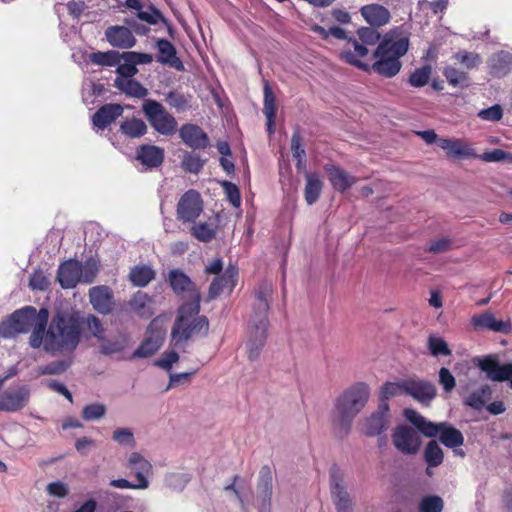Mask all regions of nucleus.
Listing matches in <instances>:
<instances>
[{
    "label": "nucleus",
    "mask_w": 512,
    "mask_h": 512,
    "mask_svg": "<svg viewBox=\"0 0 512 512\" xmlns=\"http://www.w3.org/2000/svg\"><path fill=\"white\" fill-rule=\"evenodd\" d=\"M428 349L430 353L437 356H449L451 355V350L449 349L446 341L436 335H430L428 338Z\"/></svg>",
    "instance_id": "obj_50"
},
{
    "label": "nucleus",
    "mask_w": 512,
    "mask_h": 512,
    "mask_svg": "<svg viewBox=\"0 0 512 512\" xmlns=\"http://www.w3.org/2000/svg\"><path fill=\"white\" fill-rule=\"evenodd\" d=\"M179 360V355L177 352L170 350L165 351L156 361L155 365L166 370L170 371L175 363Z\"/></svg>",
    "instance_id": "obj_60"
},
{
    "label": "nucleus",
    "mask_w": 512,
    "mask_h": 512,
    "mask_svg": "<svg viewBox=\"0 0 512 512\" xmlns=\"http://www.w3.org/2000/svg\"><path fill=\"white\" fill-rule=\"evenodd\" d=\"M29 396L30 391L27 386L7 390L0 396V410L10 412L21 410L27 404Z\"/></svg>",
    "instance_id": "obj_15"
},
{
    "label": "nucleus",
    "mask_w": 512,
    "mask_h": 512,
    "mask_svg": "<svg viewBox=\"0 0 512 512\" xmlns=\"http://www.w3.org/2000/svg\"><path fill=\"white\" fill-rule=\"evenodd\" d=\"M203 212V201L196 190H188L177 204V218L183 222H194Z\"/></svg>",
    "instance_id": "obj_9"
},
{
    "label": "nucleus",
    "mask_w": 512,
    "mask_h": 512,
    "mask_svg": "<svg viewBox=\"0 0 512 512\" xmlns=\"http://www.w3.org/2000/svg\"><path fill=\"white\" fill-rule=\"evenodd\" d=\"M121 132L130 138H139L147 131L145 122L141 119H130L124 121L120 126Z\"/></svg>",
    "instance_id": "obj_43"
},
{
    "label": "nucleus",
    "mask_w": 512,
    "mask_h": 512,
    "mask_svg": "<svg viewBox=\"0 0 512 512\" xmlns=\"http://www.w3.org/2000/svg\"><path fill=\"white\" fill-rule=\"evenodd\" d=\"M272 496V475L269 468L264 467L260 471L257 485V502L259 512H269Z\"/></svg>",
    "instance_id": "obj_19"
},
{
    "label": "nucleus",
    "mask_w": 512,
    "mask_h": 512,
    "mask_svg": "<svg viewBox=\"0 0 512 512\" xmlns=\"http://www.w3.org/2000/svg\"><path fill=\"white\" fill-rule=\"evenodd\" d=\"M376 27H361L358 29L357 34L360 41L365 45H375L379 39L380 34L375 29Z\"/></svg>",
    "instance_id": "obj_58"
},
{
    "label": "nucleus",
    "mask_w": 512,
    "mask_h": 512,
    "mask_svg": "<svg viewBox=\"0 0 512 512\" xmlns=\"http://www.w3.org/2000/svg\"><path fill=\"white\" fill-rule=\"evenodd\" d=\"M370 397V387L357 382L347 388L336 400L332 414V425L338 436H346L353 419L365 407Z\"/></svg>",
    "instance_id": "obj_3"
},
{
    "label": "nucleus",
    "mask_w": 512,
    "mask_h": 512,
    "mask_svg": "<svg viewBox=\"0 0 512 512\" xmlns=\"http://www.w3.org/2000/svg\"><path fill=\"white\" fill-rule=\"evenodd\" d=\"M191 233L196 239L202 242H209L215 237L214 228L205 222L194 225L191 229Z\"/></svg>",
    "instance_id": "obj_53"
},
{
    "label": "nucleus",
    "mask_w": 512,
    "mask_h": 512,
    "mask_svg": "<svg viewBox=\"0 0 512 512\" xmlns=\"http://www.w3.org/2000/svg\"><path fill=\"white\" fill-rule=\"evenodd\" d=\"M163 149L153 145H143L137 151V159L149 168L157 167L163 162Z\"/></svg>",
    "instance_id": "obj_30"
},
{
    "label": "nucleus",
    "mask_w": 512,
    "mask_h": 512,
    "mask_svg": "<svg viewBox=\"0 0 512 512\" xmlns=\"http://www.w3.org/2000/svg\"><path fill=\"white\" fill-rule=\"evenodd\" d=\"M225 491H232L239 500L241 507H244L245 498L250 487L247 481L239 476H235L233 482L224 488Z\"/></svg>",
    "instance_id": "obj_49"
},
{
    "label": "nucleus",
    "mask_w": 512,
    "mask_h": 512,
    "mask_svg": "<svg viewBox=\"0 0 512 512\" xmlns=\"http://www.w3.org/2000/svg\"><path fill=\"white\" fill-rule=\"evenodd\" d=\"M164 340V332L155 327V323L152 322L146 333V338L142 344L134 352L135 357H149L153 355L162 345Z\"/></svg>",
    "instance_id": "obj_18"
},
{
    "label": "nucleus",
    "mask_w": 512,
    "mask_h": 512,
    "mask_svg": "<svg viewBox=\"0 0 512 512\" xmlns=\"http://www.w3.org/2000/svg\"><path fill=\"white\" fill-rule=\"evenodd\" d=\"M112 439L119 445L134 447V433L130 428H117L113 431Z\"/></svg>",
    "instance_id": "obj_55"
},
{
    "label": "nucleus",
    "mask_w": 512,
    "mask_h": 512,
    "mask_svg": "<svg viewBox=\"0 0 512 512\" xmlns=\"http://www.w3.org/2000/svg\"><path fill=\"white\" fill-rule=\"evenodd\" d=\"M492 73L503 76L512 70V54L507 51H500L492 55L489 60Z\"/></svg>",
    "instance_id": "obj_35"
},
{
    "label": "nucleus",
    "mask_w": 512,
    "mask_h": 512,
    "mask_svg": "<svg viewBox=\"0 0 512 512\" xmlns=\"http://www.w3.org/2000/svg\"><path fill=\"white\" fill-rule=\"evenodd\" d=\"M107 412L105 404L93 402L83 407L81 416L85 421H96L102 419Z\"/></svg>",
    "instance_id": "obj_48"
},
{
    "label": "nucleus",
    "mask_w": 512,
    "mask_h": 512,
    "mask_svg": "<svg viewBox=\"0 0 512 512\" xmlns=\"http://www.w3.org/2000/svg\"><path fill=\"white\" fill-rule=\"evenodd\" d=\"M115 87L125 94L136 98H144L148 94V90L132 78H116Z\"/></svg>",
    "instance_id": "obj_36"
},
{
    "label": "nucleus",
    "mask_w": 512,
    "mask_h": 512,
    "mask_svg": "<svg viewBox=\"0 0 512 512\" xmlns=\"http://www.w3.org/2000/svg\"><path fill=\"white\" fill-rule=\"evenodd\" d=\"M129 343V336L124 332H118L117 334L108 338L99 344L101 353L105 355L115 354L123 351Z\"/></svg>",
    "instance_id": "obj_33"
},
{
    "label": "nucleus",
    "mask_w": 512,
    "mask_h": 512,
    "mask_svg": "<svg viewBox=\"0 0 512 512\" xmlns=\"http://www.w3.org/2000/svg\"><path fill=\"white\" fill-rule=\"evenodd\" d=\"M182 141L196 149L206 148L208 145V137L203 130L193 124L183 125L179 131Z\"/></svg>",
    "instance_id": "obj_28"
},
{
    "label": "nucleus",
    "mask_w": 512,
    "mask_h": 512,
    "mask_svg": "<svg viewBox=\"0 0 512 512\" xmlns=\"http://www.w3.org/2000/svg\"><path fill=\"white\" fill-rule=\"evenodd\" d=\"M151 299L143 292H137L129 301L131 310L140 317H149L151 311Z\"/></svg>",
    "instance_id": "obj_40"
},
{
    "label": "nucleus",
    "mask_w": 512,
    "mask_h": 512,
    "mask_svg": "<svg viewBox=\"0 0 512 512\" xmlns=\"http://www.w3.org/2000/svg\"><path fill=\"white\" fill-rule=\"evenodd\" d=\"M409 47L408 37L399 29L388 32L373 53L376 61L372 64L361 59L368 54L365 45L355 39H348L347 47L341 52V58L348 64L363 71H374L384 77H393L401 69L399 59L406 54Z\"/></svg>",
    "instance_id": "obj_1"
},
{
    "label": "nucleus",
    "mask_w": 512,
    "mask_h": 512,
    "mask_svg": "<svg viewBox=\"0 0 512 512\" xmlns=\"http://www.w3.org/2000/svg\"><path fill=\"white\" fill-rule=\"evenodd\" d=\"M238 271L230 266L225 272L213 280L209 288V297L216 298L223 293H230L236 285Z\"/></svg>",
    "instance_id": "obj_20"
},
{
    "label": "nucleus",
    "mask_w": 512,
    "mask_h": 512,
    "mask_svg": "<svg viewBox=\"0 0 512 512\" xmlns=\"http://www.w3.org/2000/svg\"><path fill=\"white\" fill-rule=\"evenodd\" d=\"M182 165L184 169L191 173H198L203 167V161L195 153H188L184 156Z\"/></svg>",
    "instance_id": "obj_61"
},
{
    "label": "nucleus",
    "mask_w": 512,
    "mask_h": 512,
    "mask_svg": "<svg viewBox=\"0 0 512 512\" xmlns=\"http://www.w3.org/2000/svg\"><path fill=\"white\" fill-rule=\"evenodd\" d=\"M392 438L394 446L403 454H416L421 445L418 432L407 426L397 427Z\"/></svg>",
    "instance_id": "obj_11"
},
{
    "label": "nucleus",
    "mask_w": 512,
    "mask_h": 512,
    "mask_svg": "<svg viewBox=\"0 0 512 512\" xmlns=\"http://www.w3.org/2000/svg\"><path fill=\"white\" fill-rule=\"evenodd\" d=\"M322 190V181L313 173H306L305 200L309 205L315 203Z\"/></svg>",
    "instance_id": "obj_39"
},
{
    "label": "nucleus",
    "mask_w": 512,
    "mask_h": 512,
    "mask_svg": "<svg viewBox=\"0 0 512 512\" xmlns=\"http://www.w3.org/2000/svg\"><path fill=\"white\" fill-rule=\"evenodd\" d=\"M126 467L135 476L138 490H145L150 486L153 466L141 453L131 452L127 456Z\"/></svg>",
    "instance_id": "obj_8"
},
{
    "label": "nucleus",
    "mask_w": 512,
    "mask_h": 512,
    "mask_svg": "<svg viewBox=\"0 0 512 512\" xmlns=\"http://www.w3.org/2000/svg\"><path fill=\"white\" fill-rule=\"evenodd\" d=\"M431 75V67L426 65L416 69L409 78V83L413 87H423L429 81Z\"/></svg>",
    "instance_id": "obj_56"
},
{
    "label": "nucleus",
    "mask_w": 512,
    "mask_h": 512,
    "mask_svg": "<svg viewBox=\"0 0 512 512\" xmlns=\"http://www.w3.org/2000/svg\"><path fill=\"white\" fill-rule=\"evenodd\" d=\"M129 278L135 286L143 287L154 278V271L148 266H136L131 270Z\"/></svg>",
    "instance_id": "obj_44"
},
{
    "label": "nucleus",
    "mask_w": 512,
    "mask_h": 512,
    "mask_svg": "<svg viewBox=\"0 0 512 512\" xmlns=\"http://www.w3.org/2000/svg\"><path fill=\"white\" fill-rule=\"evenodd\" d=\"M157 48L159 51L158 62L162 64H168L177 70L183 69V64L176 55V49L166 39H159L157 41Z\"/></svg>",
    "instance_id": "obj_31"
},
{
    "label": "nucleus",
    "mask_w": 512,
    "mask_h": 512,
    "mask_svg": "<svg viewBox=\"0 0 512 512\" xmlns=\"http://www.w3.org/2000/svg\"><path fill=\"white\" fill-rule=\"evenodd\" d=\"M331 185L337 191L344 192L356 183V178L347 171L335 165L324 167Z\"/></svg>",
    "instance_id": "obj_27"
},
{
    "label": "nucleus",
    "mask_w": 512,
    "mask_h": 512,
    "mask_svg": "<svg viewBox=\"0 0 512 512\" xmlns=\"http://www.w3.org/2000/svg\"><path fill=\"white\" fill-rule=\"evenodd\" d=\"M443 75L446 78L449 85L453 87L468 86V74L463 70L455 68L454 66H446L443 70Z\"/></svg>",
    "instance_id": "obj_42"
},
{
    "label": "nucleus",
    "mask_w": 512,
    "mask_h": 512,
    "mask_svg": "<svg viewBox=\"0 0 512 512\" xmlns=\"http://www.w3.org/2000/svg\"><path fill=\"white\" fill-rule=\"evenodd\" d=\"M443 501L438 496H426L419 503L420 512H441Z\"/></svg>",
    "instance_id": "obj_57"
},
{
    "label": "nucleus",
    "mask_w": 512,
    "mask_h": 512,
    "mask_svg": "<svg viewBox=\"0 0 512 512\" xmlns=\"http://www.w3.org/2000/svg\"><path fill=\"white\" fill-rule=\"evenodd\" d=\"M269 323L249 320L248 339L246 342L247 355L250 360H256L266 341V332Z\"/></svg>",
    "instance_id": "obj_10"
},
{
    "label": "nucleus",
    "mask_w": 512,
    "mask_h": 512,
    "mask_svg": "<svg viewBox=\"0 0 512 512\" xmlns=\"http://www.w3.org/2000/svg\"><path fill=\"white\" fill-rule=\"evenodd\" d=\"M491 394L492 390L490 386L484 385L466 396L464 398V403L475 410H481L485 406L486 402L491 398Z\"/></svg>",
    "instance_id": "obj_38"
},
{
    "label": "nucleus",
    "mask_w": 512,
    "mask_h": 512,
    "mask_svg": "<svg viewBox=\"0 0 512 512\" xmlns=\"http://www.w3.org/2000/svg\"><path fill=\"white\" fill-rule=\"evenodd\" d=\"M272 292V287L270 284H263L261 285L256 291H255V303L253 306V313L250 317V320L262 322L264 320L266 323H269L268 321V310H269V303H268V296Z\"/></svg>",
    "instance_id": "obj_22"
},
{
    "label": "nucleus",
    "mask_w": 512,
    "mask_h": 512,
    "mask_svg": "<svg viewBox=\"0 0 512 512\" xmlns=\"http://www.w3.org/2000/svg\"><path fill=\"white\" fill-rule=\"evenodd\" d=\"M89 60L100 66H115L122 60V57L116 51L96 52L89 55Z\"/></svg>",
    "instance_id": "obj_45"
},
{
    "label": "nucleus",
    "mask_w": 512,
    "mask_h": 512,
    "mask_svg": "<svg viewBox=\"0 0 512 512\" xmlns=\"http://www.w3.org/2000/svg\"><path fill=\"white\" fill-rule=\"evenodd\" d=\"M471 325L475 329H485L497 333L508 334L512 331L510 319L498 320L491 311L476 314L471 318Z\"/></svg>",
    "instance_id": "obj_14"
},
{
    "label": "nucleus",
    "mask_w": 512,
    "mask_h": 512,
    "mask_svg": "<svg viewBox=\"0 0 512 512\" xmlns=\"http://www.w3.org/2000/svg\"><path fill=\"white\" fill-rule=\"evenodd\" d=\"M277 111L276 98L273 94L272 89L266 82L264 86V108L263 113L266 118H275Z\"/></svg>",
    "instance_id": "obj_52"
},
{
    "label": "nucleus",
    "mask_w": 512,
    "mask_h": 512,
    "mask_svg": "<svg viewBox=\"0 0 512 512\" xmlns=\"http://www.w3.org/2000/svg\"><path fill=\"white\" fill-rule=\"evenodd\" d=\"M192 479L189 472H169L164 476V484L175 492H182Z\"/></svg>",
    "instance_id": "obj_37"
},
{
    "label": "nucleus",
    "mask_w": 512,
    "mask_h": 512,
    "mask_svg": "<svg viewBox=\"0 0 512 512\" xmlns=\"http://www.w3.org/2000/svg\"><path fill=\"white\" fill-rule=\"evenodd\" d=\"M388 418V403H380L377 411L365 420L364 433L370 437L380 435L388 427Z\"/></svg>",
    "instance_id": "obj_17"
},
{
    "label": "nucleus",
    "mask_w": 512,
    "mask_h": 512,
    "mask_svg": "<svg viewBox=\"0 0 512 512\" xmlns=\"http://www.w3.org/2000/svg\"><path fill=\"white\" fill-rule=\"evenodd\" d=\"M98 272L97 263L90 259L85 263L77 260H68L58 268L57 280L62 288L71 289L78 283H91Z\"/></svg>",
    "instance_id": "obj_6"
},
{
    "label": "nucleus",
    "mask_w": 512,
    "mask_h": 512,
    "mask_svg": "<svg viewBox=\"0 0 512 512\" xmlns=\"http://www.w3.org/2000/svg\"><path fill=\"white\" fill-rule=\"evenodd\" d=\"M404 415L425 436L435 437L439 435L441 443L448 448H459L464 443L461 431L446 422H430L413 409H406Z\"/></svg>",
    "instance_id": "obj_5"
},
{
    "label": "nucleus",
    "mask_w": 512,
    "mask_h": 512,
    "mask_svg": "<svg viewBox=\"0 0 512 512\" xmlns=\"http://www.w3.org/2000/svg\"><path fill=\"white\" fill-rule=\"evenodd\" d=\"M85 324L87 329L90 331L92 336L97 339L99 344L105 340V329L103 327L101 320L98 317H96L95 315H89L85 320Z\"/></svg>",
    "instance_id": "obj_51"
},
{
    "label": "nucleus",
    "mask_w": 512,
    "mask_h": 512,
    "mask_svg": "<svg viewBox=\"0 0 512 512\" xmlns=\"http://www.w3.org/2000/svg\"><path fill=\"white\" fill-rule=\"evenodd\" d=\"M405 379L398 382H387L380 389V403L387 401L395 396L405 394Z\"/></svg>",
    "instance_id": "obj_46"
},
{
    "label": "nucleus",
    "mask_w": 512,
    "mask_h": 512,
    "mask_svg": "<svg viewBox=\"0 0 512 512\" xmlns=\"http://www.w3.org/2000/svg\"><path fill=\"white\" fill-rule=\"evenodd\" d=\"M143 112L150 125L162 135H172L177 130V121L169 114L164 106L155 100H145Z\"/></svg>",
    "instance_id": "obj_7"
},
{
    "label": "nucleus",
    "mask_w": 512,
    "mask_h": 512,
    "mask_svg": "<svg viewBox=\"0 0 512 512\" xmlns=\"http://www.w3.org/2000/svg\"><path fill=\"white\" fill-rule=\"evenodd\" d=\"M122 60H127L132 62L135 66L141 64H149L153 61V57L148 53H140V52H124L121 54Z\"/></svg>",
    "instance_id": "obj_63"
},
{
    "label": "nucleus",
    "mask_w": 512,
    "mask_h": 512,
    "mask_svg": "<svg viewBox=\"0 0 512 512\" xmlns=\"http://www.w3.org/2000/svg\"><path fill=\"white\" fill-rule=\"evenodd\" d=\"M90 303L100 314L107 315L113 309V296L106 286H96L89 291Z\"/></svg>",
    "instance_id": "obj_21"
},
{
    "label": "nucleus",
    "mask_w": 512,
    "mask_h": 512,
    "mask_svg": "<svg viewBox=\"0 0 512 512\" xmlns=\"http://www.w3.org/2000/svg\"><path fill=\"white\" fill-rule=\"evenodd\" d=\"M137 17L143 21V22H146L150 25H156L160 22H164V18L162 16V14L160 13L159 10H157L155 7L153 6H148L147 8L145 9H141L138 13H137Z\"/></svg>",
    "instance_id": "obj_54"
},
{
    "label": "nucleus",
    "mask_w": 512,
    "mask_h": 512,
    "mask_svg": "<svg viewBox=\"0 0 512 512\" xmlns=\"http://www.w3.org/2000/svg\"><path fill=\"white\" fill-rule=\"evenodd\" d=\"M424 459L428 466L437 467L443 461V451L436 441H430L424 451Z\"/></svg>",
    "instance_id": "obj_47"
},
{
    "label": "nucleus",
    "mask_w": 512,
    "mask_h": 512,
    "mask_svg": "<svg viewBox=\"0 0 512 512\" xmlns=\"http://www.w3.org/2000/svg\"><path fill=\"white\" fill-rule=\"evenodd\" d=\"M199 311V294H195L193 301L186 302L179 308L178 316L171 332L174 346L181 347L190 339L205 336L208 333V319L205 316H200Z\"/></svg>",
    "instance_id": "obj_4"
},
{
    "label": "nucleus",
    "mask_w": 512,
    "mask_h": 512,
    "mask_svg": "<svg viewBox=\"0 0 512 512\" xmlns=\"http://www.w3.org/2000/svg\"><path fill=\"white\" fill-rule=\"evenodd\" d=\"M479 368L486 372L487 377L492 381L502 382L510 380L512 388V363L499 365L494 356H486L478 359Z\"/></svg>",
    "instance_id": "obj_13"
},
{
    "label": "nucleus",
    "mask_w": 512,
    "mask_h": 512,
    "mask_svg": "<svg viewBox=\"0 0 512 512\" xmlns=\"http://www.w3.org/2000/svg\"><path fill=\"white\" fill-rule=\"evenodd\" d=\"M452 247V241L447 237H441L438 239H434L430 242L429 247L426 251L439 254L450 250Z\"/></svg>",
    "instance_id": "obj_64"
},
{
    "label": "nucleus",
    "mask_w": 512,
    "mask_h": 512,
    "mask_svg": "<svg viewBox=\"0 0 512 512\" xmlns=\"http://www.w3.org/2000/svg\"><path fill=\"white\" fill-rule=\"evenodd\" d=\"M124 111L120 104H105L92 117L93 126L98 130H104L113 123Z\"/></svg>",
    "instance_id": "obj_23"
},
{
    "label": "nucleus",
    "mask_w": 512,
    "mask_h": 512,
    "mask_svg": "<svg viewBox=\"0 0 512 512\" xmlns=\"http://www.w3.org/2000/svg\"><path fill=\"white\" fill-rule=\"evenodd\" d=\"M38 317L39 312L34 307L27 306L15 311L10 316V319L15 324L19 333H26L36 323Z\"/></svg>",
    "instance_id": "obj_29"
},
{
    "label": "nucleus",
    "mask_w": 512,
    "mask_h": 512,
    "mask_svg": "<svg viewBox=\"0 0 512 512\" xmlns=\"http://www.w3.org/2000/svg\"><path fill=\"white\" fill-rule=\"evenodd\" d=\"M169 281L172 289L180 294V293H188L191 300H194V295L199 294L193 289V283L189 279L187 275L178 270H173L169 274Z\"/></svg>",
    "instance_id": "obj_34"
},
{
    "label": "nucleus",
    "mask_w": 512,
    "mask_h": 512,
    "mask_svg": "<svg viewBox=\"0 0 512 512\" xmlns=\"http://www.w3.org/2000/svg\"><path fill=\"white\" fill-rule=\"evenodd\" d=\"M79 320L67 312L57 313L46 331L44 350L52 355H70L80 343Z\"/></svg>",
    "instance_id": "obj_2"
},
{
    "label": "nucleus",
    "mask_w": 512,
    "mask_h": 512,
    "mask_svg": "<svg viewBox=\"0 0 512 512\" xmlns=\"http://www.w3.org/2000/svg\"><path fill=\"white\" fill-rule=\"evenodd\" d=\"M108 42L118 48H131L135 45L136 39L131 30L124 26H112L106 30Z\"/></svg>",
    "instance_id": "obj_26"
},
{
    "label": "nucleus",
    "mask_w": 512,
    "mask_h": 512,
    "mask_svg": "<svg viewBox=\"0 0 512 512\" xmlns=\"http://www.w3.org/2000/svg\"><path fill=\"white\" fill-rule=\"evenodd\" d=\"M331 494L337 512H352V502L349 494L336 473L331 475Z\"/></svg>",
    "instance_id": "obj_24"
},
{
    "label": "nucleus",
    "mask_w": 512,
    "mask_h": 512,
    "mask_svg": "<svg viewBox=\"0 0 512 512\" xmlns=\"http://www.w3.org/2000/svg\"><path fill=\"white\" fill-rule=\"evenodd\" d=\"M438 146L443 149L447 156L454 159L476 158L474 148L466 141L458 138H441Z\"/></svg>",
    "instance_id": "obj_16"
},
{
    "label": "nucleus",
    "mask_w": 512,
    "mask_h": 512,
    "mask_svg": "<svg viewBox=\"0 0 512 512\" xmlns=\"http://www.w3.org/2000/svg\"><path fill=\"white\" fill-rule=\"evenodd\" d=\"M222 186L224 188L227 200L234 207L238 208L241 205V196H240L239 188L235 184H233L229 181H224L222 183Z\"/></svg>",
    "instance_id": "obj_62"
},
{
    "label": "nucleus",
    "mask_w": 512,
    "mask_h": 512,
    "mask_svg": "<svg viewBox=\"0 0 512 512\" xmlns=\"http://www.w3.org/2000/svg\"><path fill=\"white\" fill-rule=\"evenodd\" d=\"M48 315L49 314L47 309L42 308L39 310V317L36 323L31 327L32 333L30 335L29 344L32 348L36 349L41 345L44 346Z\"/></svg>",
    "instance_id": "obj_32"
},
{
    "label": "nucleus",
    "mask_w": 512,
    "mask_h": 512,
    "mask_svg": "<svg viewBox=\"0 0 512 512\" xmlns=\"http://www.w3.org/2000/svg\"><path fill=\"white\" fill-rule=\"evenodd\" d=\"M360 13L365 21L372 27L386 25L391 18L387 8L379 4H369L361 7Z\"/></svg>",
    "instance_id": "obj_25"
},
{
    "label": "nucleus",
    "mask_w": 512,
    "mask_h": 512,
    "mask_svg": "<svg viewBox=\"0 0 512 512\" xmlns=\"http://www.w3.org/2000/svg\"><path fill=\"white\" fill-rule=\"evenodd\" d=\"M476 158L485 162H501L505 160L512 161V155L502 149H494L492 151L484 152L481 155H477Z\"/></svg>",
    "instance_id": "obj_59"
},
{
    "label": "nucleus",
    "mask_w": 512,
    "mask_h": 512,
    "mask_svg": "<svg viewBox=\"0 0 512 512\" xmlns=\"http://www.w3.org/2000/svg\"><path fill=\"white\" fill-rule=\"evenodd\" d=\"M456 63L467 70L475 69L482 63V58L478 53L467 50H459L452 56Z\"/></svg>",
    "instance_id": "obj_41"
},
{
    "label": "nucleus",
    "mask_w": 512,
    "mask_h": 512,
    "mask_svg": "<svg viewBox=\"0 0 512 512\" xmlns=\"http://www.w3.org/2000/svg\"><path fill=\"white\" fill-rule=\"evenodd\" d=\"M405 394L423 404H429L436 397L435 385L420 378L405 379Z\"/></svg>",
    "instance_id": "obj_12"
}]
</instances>
